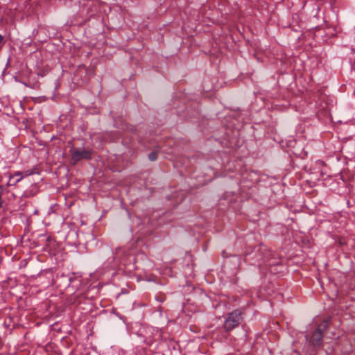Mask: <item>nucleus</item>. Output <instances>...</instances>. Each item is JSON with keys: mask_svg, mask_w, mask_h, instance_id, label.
Wrapping results in <instances>:
<instances>
[{"mask_svg": "<svg viewBox=\"0 0 355 355\" xmlns=\"http://www.w3.org/2000/svg\"><path fill=\"white\" fill-rule=\"evenodd\" d=\"M69 153L73 164H76L81 160L91 159L92 157L93 150L90 148L72 147L69 150Z\"/></svg>", "mask_w": 355, "mask_h": 355, "instance_id": "f257e3e1", "label": "nucleus"}, {"mask_svg": "<svg viewBox=\"0 0 355 355\" xmlns=\"http://www.w3.org/2000/svg\"><path fill=\"white\" fill-rule=\"evenodd\" d=\"M242 312L239 310H234L230 313L225 320L223 328L226 331H230L239 325L242 321Z\"/></svg>", "mask_w": 355, "mask_h": 355, "instance_id": "f03ea898", "label": "nucleus"}, {"mask_svg": "<svg viewBox=\"0 0 355 355\" xmlns=\"http://www.w3.org/2000/svg\"><path fill=\"white\" fill-rule=\"evenodd\" d=\"M330 318H325L318 328L312 333L309 342L313 346L319 347L322 343V333L329 324Z\"/></svg>", "mask_w": 355, "mask_h": 355, "instance_id": "7ed1b4c3", "label": "nucleus"}, {"mask_svg": "<svg viewBox=\"0 0 355 355\" xmlns=\"http://www.w3.org/2000/svg\"><path fill=\"white\" fill-rule=\"evenodd\" d=\"M22 175L21 172H16L12 175L10 177V182L12 184H17L22 179Z\"/></svg>", "mask_w": 355, "mask_h": 355, "instance_id": "20e7f679", "label": "nucleus"}, {"mask_svg": "<svg viewBox=\"0 0 355 355\" xmlns=\"http://www.w3.org/2000/svg\"><path fill=\"white\" fill-rule=\"evenodd\" d=\"M157 157L158 153L157 150H154L148 154V159L152 162L157 160Z\"/></svg>", "mask_w": 355, "mask_h": 355, "instance_id": "39448f33", "label": "nucleus"}, {"mask_svg": "<svg viewBox=\"0 0 355 355\" xmlns=\"http://www.w3.org/2000/svg\"><path fill=\"white\" fill-rule=\"evenodd\" d=\"M257 259L264 261V258L261 252L259 253Z\"/></svg>", "mask_w": 355, "mask_h": 355, "instance_id": "423d86ee", "label": "nucleus"}, {"mask_svg": "<svg viewBox=\"0 0 355 355\" xmlns=\"http://www.w3.org/2000/svg\"><path fill=\"white\" fill-rule=\"evenodd\" d=\"M2 193H3V190L1 188H0V207H1V205H2V200H1Z\"/></svg>", "mask_w": 355, "mask_h": 355, "instance_id": "0eeeda50", "label": "nucleus"}, {"mask_svg": "<svg viewBox=\"0 0 355 355\" xmlns=\"http://www.w3.org/2000/svg\"><path fill=\"white\" fill-rule=\"evenodd\" d=\"M2 40H3V37L0 35V44L1 43Z\"/></svg>", "mask_w": 355, "mask_h": 355, "instance_id": "6e6552de", "label": "nucleus"}, {"mask_svg": "<svg viewBox=\"0 0 355 355\" xmlns=\"http://www.w3.org/2000/svg\"><path fill=\"white\" fill-rule=\"evenodd\" d=\"M259 251H261V248H258L257 252H259Z\"/></svg>", "mask_w": 355, "mask_h": 355, "instance_id": "1a4fd4ad", "label": "nucleus"}]
</instances>
